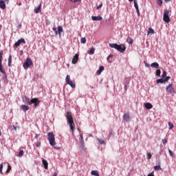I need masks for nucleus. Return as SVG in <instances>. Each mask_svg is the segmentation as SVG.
<instances>
[{"label":"nucleus","instance_id":"423d86ee","mask_svg":"<svg viewBox=\"0 0 176 176\" xmlns=\"http://www.w3.org/2000/svg\"><path fill=\"white\" fill-rule=\"evenodd\" d=\"M53 31L55 32V35H59V36H61V32H64V30L63 29V26H58L57 28H53Z\"/></svg>","mask_w":176,"mask_h":176},{"label":"nucleus","instance_id":"a19ab883","mask_svg":"<svg viewBox=\"0 0 176 176\" xmlns=\"http://www.w3.org/2000/svg\"><path fill=\"white\" fill-rule=\"evenodd\" d=\"M36 148H40L41 147V141H37L36 144Z\"/></svg>","mask_w":176,"mask_h":176},{"label":"nucleus","instance_id":"338daca9","mask_svg":"<svg viewBox=\"0 0 176 176\" xmlns=\"http://www.w3.org/2000/svg\"><path fill=\"white\" fill-rule=\"evenodd\" d=\"M111 134H112V133H109V137H111Z\"/></svg>","mask_w":176,"mask_h":176},{"label":"nucleus","instance_id":"393cba45","mask_svg":"<svg viewBox=\"0 0 176 176\" xmlns=\"http://www.w3.org/2000/svg\"><path fill=\"white\" fill-rule=\"evenodd\" d=\"M151 34V35H153L155 34V30L152 28H149L148 30V35Z\"/></svg>","mask_w":176,"mask_h":176},{"label":"nucleus","instance_id":"7c9ffc66","mask_svg":"<svg viewBox=\"0 0 176 176\" xmlns=\"http://www.w3.org/2000/svg\"><path fill=\"white\" fill-rule=\"evenodd\" d=\"M160 74H162V71L160 69H157L155 72V76H160Z\"/></svg>","mask_w":176,"mask_h":176},{"label":"nucleus","instance_id":"1a4fd4ad","mask_svg":"<svg viewBox=\"0 0 176 176\" xmlns=\"http://www.w3.org/2000/svg\"><path fill=\"white\" fill-rule=\"evenodd\" d=\"M3 56V51L0 52V72L1 74H5V71H3V68L2 66V56Z\"/></svg>","mask_w":176,"mask_h":176},{"label":"nucleus","instance_id":"cd10ccee","mask_svg":"<svg viewBox=\"0 0 176 176\" xmlns=\"http://www.w3.org/2000/svg\"><path fill=\"white\" fill-rule=\"evenodd\" d=\"M97 141H98L99 144H100V145H105V141H104L102 139H100V138H98L97 139Z\"/></svg>","mask_w":176,"mask_h":176},{"label":"nucleus","instance_id":"9b49d317","mask_svg":"<svg viewBox=\"0 0 176 176\" xmlns=\"http://www.w3.org/2000/svg\"><path fill=\"white\" fill-rule=\"evenodd\" d=\"M167 93H175V89H174V88L173 87V84H169L168 85V87H166V89Z\"/></svg>","mask_w":176,"mask_h":176},{"label":"nucleus","instance_id":"ea45409f","mask_svg":"<svg viewBox=\"0 0 176 176\" xmlns=\"http://www.w3.org/2000/svg\"><path fill=\"white\" fill-rule=\"evenodd\" d=\"M169 155L171 156V157H174V153L170 149L168 150Z\"/></svg>","mask_w":176,"mask_h":176},{"label":"nucleus","instance_id":"49530a36","mask_svg":"<svg viewBox=\"0 0 176 176\" xmlns=\"http://www.w3.org/2000/svg\"><path fill=\"white\" fill-rule=\"evenodd\" d=\"M129 85H124V90H125L126 91H127V89H129Z\"/></svg>","mask_w":176,"mask_h":176},{"label":"nucleus","instance_id":"aec40b11","mask_svg":"<svg viewBox=\"0 0 176 176\" xmlns=\"http://www.w3.org/2000/svg\"><path fill=\"white\" fill-rule=\"evenodd\" d=\"M43 166H44V168L45 170H47L49 164L47 163V161L46 160H42Z\"/></svg>","mask_w":176,"mask_h":176},{"label":"nucleus","instance_id":"6e6d98bb","mask_svg":"<svg viewBox=\"0 0 176 176\" xmlns=\"http://www.w3.org/2000/svg\"><path fill=\"white\" fill-rule=\"evenodd\" d=\"M136 12L138 13V16H140V9L136 10Z\"/></svg>","mask_w":176,"mask_h":176},{"label":"nucleus","instance_id":"3c124183","mask_svg":"<svg viewBox=\"0 0 176 176\" xmlns=\"http://www.w3.org/2000/svg\"><path fill=\"white\" fill-rule=\"evenodd\" d=\"M80 141H82V140H83V135L82 134H80Z\"/></svg>","mask_w":176,"mask_h":176},{"label":"nucleus","instance_id":"6ab92c4d","mask_svg":"<svg viewBox=\"0 0 176 176\" xmlns=\"http://www.w3.org/2000/svg\"><path fill=\"white\" fill-rule=\"evenodd\" d=\"M0 9H6V4L5 3V1L3 0L0 1Z\"/></svg>","mask_w":176,"mask_h":176},{"label":"nucleus","instance_id":"dca6fc26","mask_svg":"<svg viewBox=\"0 0 176 176\" xmlns=\"http://www.w3.org/2000/svg\"><path fill=\"white\" fill-rule=\"evenodd\" d=\"M78 60H79V55L76 54L72 58V64H76Z\"/></svg>","mask_w":176,"mask_h":176},{"label":"nucleus","instance_id":"052dcab7","mask_svg":"<svg viewBox=\"0 0 176 176\" xmlns=\"http://www.w3.org/2000/svg\"><path fill=\"white\" fill-rule=\"evenodd\" d=\"M39 135H41V134H36L34 138H37L38 137H39Z\"/></svg>","mask_w":176,"mask_h":176},{"label":"nucleus","instance_id":"79ce46f5","mask_svg":"<svg viewBox=\"0 0 176 176\" xmlns=\"http://www.w3.org/2000/svg\"><path fill=\"white\" fill-rule=\"evenodd\" d=\"M2 170H3V164H0V174H2Z\"/></svg>","mask_w":176,"mask_h":176},{"label":"nucleus","instance_id":"f704fd0d","mask_svg":"<svg viewBox=\"0 0 176 176\" xmlns=\"http://www.w3.org/2000/svg\"><path fill=\"white\" fill-rule=\"evenodd\" d=\"M168 124L169 126V130H173V129H174V124L173 123L168 122Z\"/></svg>","mask_w":176,"mask_h":176},{"label":"nucleus","instance_id":"de8ad7c7","mask_svg":"<svg viewBox=\"0 0 176 176\" xmlns=\"http://www.w3.org/2000/svg\"><path fill=\"white\" fill-rule=\"evenodd\" d=\"M102 8V3L100 4L98 7H97V10H98L99 9H101Z\"/></svg>","mask_w":176,"mask_h":176},{"label":"nucleus","instance_id":"603ef678","mask_svg":"<svg viewBox=\"0 0 176 176\" xmlns=\"http://www.w3.org/2000/svg\"><path fill=\"white\" fill-rule=\"evenodd\" d=\"M85 144V140H82L80 142V145H83Z\"/></svg>","mask_w":176,"mask_h":176},{"label":"nucleus","instance_id":"2f4dec72","mask_svg":"<svg viewBox=\"0 0 176 176\" xmlns=\"http://www.w3.org/2000/svg\"><path fill=\"white\" fill-rule=\"evenodd\" d=\"M42 8V5L40 4L38 8L35 10V13H39V10H41V8Z\"/></svg>","mask_w":176,"mask_h":176},{"label":"nucleus","instance_id":"4d7b16f0","mask_svg":"<svg viewBox=\"0 0 176 176\" xmlns=\"http://www.w3.org/2000/svg\"><path fill=\"white\" fill-rule=\"evenodd\" d=\"M21 23H19L17 25V28H21Z\"/></svg>","mask_w":176,"mask_h":176},{"label":"nucleus","instance_id":"4be33fe9","mask_svg":"<svg viewBox=\"0 0 176 176\" xmlns=\"http://www.w3.org/2000/svg\"><path fill=\"white\" fill-rule=\"evenodd\" d=\"M151 67L157 69V68H159V63H157V62H154V63L151 64Z\"/></svg>","mask_w":176,"mask_h":176},{"label":"nucleus","instance_id":"5701e85b","mask_svg":"<svg viewBox=\"0 0 176 176\" xmlns=\"http://www.w3.org/2000/svg\"><path fill=\"white\" fill-rule=\"evenodd\" d=\"M104 66H100L99 67V69L96 72L97 74L98 75H101V72H102V71H104Z\"/></svg>","mask_w":176,"mask_h":176},{"label":"nucleus","instance_id":"c03bdc74","mask_svg":"<svg viewBox=\"0 0 176 176\" xmlns=\"http://www.w3.org/2000/svg\"><path fill=\"white\" fill-rule=\"evenodd\" d=\"M162 144H164V145H166L167 144V140L166 139H163L162 140Z\"/></svg>","mask_w":176,"mask_h":176},{"label":"nucleus","instance_id":"4468645a","mask_svg":"<svg viewBox=\"0 0 176 176\" xmlns=\"http://www.w3.org/2000/svg\"><path fill=\"white\" fill-rule=\"evenodd\" d=\"M91 19L93 20V21H101V20H102V16H91Z\"/></svg>","mask_w":176,"mask_h":176},{"label":"nucleus","instance_id":"8fccbe9b","mask_svg":"<svg viewBox=\"0 0 176 176\" xmlns=\"http://www.w3.org/2000/svg\"><path fill=\"white\" fill-rule=\"evenodd\" d=\"M45 23H46V25H50V21H49V20H45Z\"/></svg>","mask_w":176,"mask_h":176},{"label":"nucleus","instance_id":"bb28decb","mask_svg":"<svg viewBox=\"0 0 176 176\" xmlns=\"http://www.w3.org/2000/svg\"><path fill=\"white\" fill-rule=\"evenodd\" d=\"M134 7L136 10H138V1L137 0H133Z\"/></svg>","mask_w":176,"mask_h":176},{"label":"nucleus","instance_id":"39448f33","mask_svg":"<svg viewBox=\"0 0 176 176\" xmlns=\"http://www.w3.org/2000/svg\"><path fill=\"white\" fill-rule=\"evenodd\" d=\"M65 81L67 85H69L72 89H75V87H76V84L71 80V77L69 76V75H67Z\"/></svg>","mask_w":176,"mask_h":176},{"label":"nucleus","instance_id":"473e14b6","mask_svg":"<svg viewBox=\"0 0 176 176\" xmlns=\"http://www.w3.org/2000/svg\"><path fill=\"white\" fill-rule=\"evenodd\" d=\"M154 170L159 171V170H162V167L160 166V165H157L154 166Z\"/></svg>","mask_w":176,"mask_h":176},{"label":"nucleus","instance_id":"b1692460","mask_svg":"<svg viewBox=\"0 0 176 176\" xmlns=\"http://www.w3.org/2000/svg\"><path fill=\"white\" fill-rule=\"evenodd\" d=\"M91 175H94V176H100V173H98V170H91Z\"/></svg>","mask_w":176,"mask_h":176},{"label":"nucleus","instance_id":"f257e3e1","mask_svg":"<svg viewBox=\"0 0 176 176\" xmlns=\"http://www.w3.org/2000/svg\"><path fill=\"white\" fill-rule=\"evenodd\" d=\"M66 119L67 120V123L70 127L72 131L74 132L75 130V122H74V118H72V113L69 111H67L65 114Z\"/></svg>","mask_w":176,"mask_h":176},{"label":"nucleus","instance_id":"0e129e2a","mask_svg":"<svg viewBox=\"0 0 176 176\" xmlns=\"http://www.w3.org/2000/svg\"><path fill=\"white\" fill-rule=\"evenodd\" d=\"M21 2H20L19 3V6H21Z\"/></svg>","mask_w":176,"mask_h":176},{"label":"nucleus","instance_id":"6e6552de","mask_svg":"<svg viewBox=\"0 0 176 176\" xmlns=\"http://www.w3.org/2000/svg\"><path fill=\"white\" fill-rule=\"evenodd\" d=\"M170 79H171V77H166L165 78H160V79H157L156 80V83L159 84V83H167V82H168L170 80Z\"/></svg>","mask_w":176,"mask_h":176},{"label":"nucleus","instance_id":"09e8293b","mask_svg":"<svg viewBox=\"0 0 176 176\" xmlns=\"http://www.w3.org/2000/svg\"><path fill=\"white\" fill-rule=\"evenodd\" d=\"M144 64L145 67H149V64H148V63H146V61H144Z\"/></svg>","mask_w":176,"mask_h":176},{"label":"nucleus","instance_id":"13d9d810","mask_svg":"<svg viewBox=\"0 0 176 176\" xmlns=\"http://www.w3.org/2000/svg\"><path fill=\"white\" fill-rule=\"evenodd\" d=\"M20 53H21V56H23V54H24V52L23 50H21Z\"/></svg>","mask_w":176,"mask_h":176},{"label":"nucleus","instance_id":"a211bd4d","mask_svg":"<svg viewBox=\"0 0 176 176\" xmlns=\"http://www.w3.org/2000/svg\"><path fill=\"white\" fill-rule=\"evenodd\" d=\"M21 109H22V111H23V112H27V111H28L30 109V107H28L25 104H23L21 106Z\"/></svg>","mask_w":176,"mask_h":176},{"label":"nucleus","instance_id":"4c0bfd02","mask_svg":"<svg viewBox=\"0 0 176 176\" xmlns=\"http://www.w3.org/2000/svg\"><path fill=\"white\" fill-rule=\"evenodd\" d=\"M89 54H90V56H92V54H94V48H91L89 52H88Z\"/></svg>","mask_w":176,"mask_h":176},{"label":"nucleus","instance_id":"a18cd8bd","mask_svg":"<svg viewBox=\"0 0 176 176\" xmlns=\"http://www.w3.org/2000/svg\"><path fill=\"white\" fill-rule=\"evenodd\" d=\"M12 130L13 131H17V128L15 126H12Z\"/></svg>","mask_w":176,"mask_h":176},{"label":"nucleus","instance_id":"69168bd1","mask_svg":"<svg viewBox=\"0 0 176 176\" xmlns=\"http://www.w3.org/2000/svg\"><path fill=\"white\" fill-rule=\"evenodd\" d=\"M129 2H133V0H129Z\"/></svg>","mask_w":176,"mask_h":176},{"label":"nucleus","instance_id":"f3484780","mask_svg":"<svg viewBox=\"0 0 176 176\" xmlns=\"http://www.w3.org/2000/svg\"><path fill=\"white\" fill-rule=\"evenodd\" d=\"M144 107L146 109H152V108H153V105H152V104H151L150 102L144 103Z\"/></svg>","mask_w":176,"mask_h":176},{"label":"nucleus","instance_id":"ddd939ff","mask_svg":"<svg viewBox=\"0 0 176 176\" xmlns=\"http://www.w3.org/2000/svg\"><path fill=\"white\" fill-rule=\"evenodd\" d=\"M31 102H32V104H34V107H38V105H39V102H41V101H39V100L37 98H34L33 99H31Z\"/></svg>","mask_w":176,"mask_h":176},{"label":"nucleus","instance_id":"c85d7f7f","mask_svg":"<svg viewBox=\"0 0 176 176\" xmlns=\"http://www.w3.org/2000/svg\"><path fill=\"white\" fill-rule=\"evenodd\" d=\"M11 65H12V55H10L8 58V67H11Z\"/></svg>","mask_w":176,"mask_h":176},{"label":"nucleus","instance_id":"2eb2a0df","mask_svg":"<svg viewBox=\"0 0 176 176\" xmlns=\"http://www.w3.org/2000/svg\"><path fill=\"white\" fill-rule=\"evenodd\" d=\"M122 119L125 122H130V114H129V113L124 114L122 116Z\"/></svg>","mask_w":176,"mask_h":176},{"label":"nucleus","instance_id":"864d4df0","mask_svg":"<svg viewBox=\"0 0 176 176\" xmlns=\"http://www.w3.org/2000/svg\"><path fill=\"white\" fill-rule=\"evenodd\" d=\"M12 170V167L10 166H8L7 171H10Z\"/></svg>","mask_w":176,"mask_h":176},{"label":"nucleus","instance_id":"f8f14e48","mask_svg":"<svg viewBox=\"0 0 176 176\" xmlns=\"http://www.w3.org/2000/svg\"><path fill=\"white\" fill-rule=\"evenodd\" d=\"M23 102L24 104H28V105H32V102H31V100L28 98L27 96L23 97Z\"/></svg>","mask_w":176,"mask_h":176},{"label":"nucleus","instance_id":"0eeeda50","mask_svg":"<svg viewBox=\"0 0 176 176\" xmlns=\"http://www.w3.org/2000/svg\"><path fill=\"white\" fill-rule=\"evenodd\" d=\"M168 14H170V12H168V10H165L163 16V20L164 21H165V23H170V21H171V19H170V16H168Z\"/></svg>","mask_w":176,"mask_h":176},{"label":"nucleus","instance_id":"bf43d9fd","mask_svg":"<svg viewBox=\"0 0 176 176\" xmlns=\"http://www.w3.org/2000/svg\"><path fill=\"white\" fill-rule=\"evenodd\" d=\"M109 58H111V55H109V56H107V61H109Z\"/></svg>","mask_w":176,"mask_h":176},{"label":"nucleus","instance_id":"7ed1b4c3","mask_svg":"<svg viewBox=\"0 0 176 176\" xmlns=\"http://www.w3.org/2000/svg\"><path fill=\"white\" fill-rule=\"evenodd\" d=\"M47 140L51 146H54L55 149H60V147L54 146V145H56V138H54V135L53 134V133L52 132L48 133Z\"/></svg>","mask_w":176,"mask_h":176},{"label":"nucleus","instance_id":"f03ea898","mask_svg":"<svg viewBox=\"0 0 176 176\" xmlns=\"http://www.w3.org/2000/svg\"><path fill=\"white\" fill-rule=\"evenodd\" d=\"M109 46L112 49H116L120 53H124V52H126V47L123 44L118 45L117 43H109Z\"/></svg>","mask_w":176,"mask_h":176},{"label":"nucleus","instance_id":"c9c22d12","mask_svg":"<svg viewBox=\"0 0 176 176\" xmlns=\"http://www.w3.org/2000/svg\"><path fill=\"white\" fill-rule=\"evenodd\" d=\"M3 80L4 82H8V76L6 75V73H4V76H3Z\"/></svg>","mask_w":176,"mask_h":176},{"label":"nucleus","instance_id":"20e7f679","mask_svg":"<svg viewBox=\"0 0 176 176\" xmlns=\"http://www.w3.org/2000/svg\"><path fill=\"white\" fill-rule=\"evenodd\" d=\"M31 65H32V60L30 58H27L25 62L23 64L24 69H28Z\"/></svg>","mask_w":176,"mask_h":176},{"label":"nucleus","instance_id":"412c9836","mask_svg":"<svg viewBox=\"0 0 176 176\" xmlns=\"http://www.w3.org/2000/svg\"><path fill=\"white\" fill-rule=\"evenodd\" d=\"M78 148H79V149L81 152H85L86 150H87L86 146H85V144H80L78 146Z\"/></svg>","mask_w":176,"mask_h":176},{"label":"nucleus","instance_id":"a878e982","mask_svg":"<svg viewBox=\"0 0 176 176\" xmlns=\"http://www.w3.org/2000/svg\"><path fill=\"white\" fill-rule=\"evenodd\" d=\"M126 42H127V43H129V45H133V38H131V37L129 36L126 38Z\"/></svg>","mask_w":176,"mask_h":176},{"label":"nucleus","instance_id":"e433bc0d","mask_svg":"<svg viewBox=\"0 0 176 176\" xmlns=\"http://www.w3.org/2000/svg\"><path fill=\"white\" fill-rule=\"evenodd\" d=\"M157 3L159 6H162L163 5V0H157Z\"/></svg>","mask_w":176,"mask_h":176},{"label":"nucleus","instance_id":"58836bf2","mask_svg":"<svg viewBox=\"0 0 176 176\" xmlns=\"http://www.w3.org/2000/svg\"><path fill=\"white\" fill-rule=\"evenodd\" d=\"M80 43H83V44L85 45V43H86V38L82 37V38H80Z\"/></svg>","mask_w":176,"mask_h":176},{"label":"nucleus","instance_id":"72a5a7b5","mask_svg":"<svg viewBox=\"0 0 176 176\" xmlns=\"http://www.w3.org/2000/svg\"><path fill=\"white\" fill-rule=\"evenodd\" d=\"M167 72H166V71H164L163 72V74H162V78H164V79H166V78H167Z\"/></svg>","mask_w":176,"mask_h":176},{"label":"nucleus","instance_id":"9d476101","mask_svg":"<svg viewBox=\"0 0 176 176\" xmlns=\"http://www.w3.org/2000/svg\"><path fill=\"white\" fill-rule=\"evenodd\" d=\"M21 43H23V45H25V40L23 38H21L20 39H19L17 42L14 43V46H15V47H19V46H20Z\"/></svg>","mask_w":176,"mask_h":176},{"label":"nucleus","instance_id":"e2e57ef3","mask_svg":"<svg viewBox=\"0 0 176 176\" xmlns=\"http://www.w3.org/2000/svg\"><path fill=\"white\" fill-rule=\"evenodd\" d=\"M164 2H166V3L170 2V0H164Z\"/></svg>","mask_w":176,"mask_h":176},{"label":"nucleus","instance_id":"c756f323","mask_svg":"<svg viewBox=\"0 0 176 176\" xmlns=\"http://www.w3.org/2000/svg\"><path fill=\"white\" fill-rule=\"evenodd\" d=\"M24 156V151L21 150L19 151L18 157H23Z\"/></svg>","mask_w":176,"mask_h":176},{"label":"nucleus","instance_id":"774afa93","mask_svg":"<svg viewBox=\"0 0 176 176\" xmlns=\"http://www.w3.org/2000/svg\"><path fill=\"white\" fill-rule=\"evenodd\" d=\"M1 131H0V137H1Z\"/></svg>","mask_w":176,"mask_h":176},{"label":"nucleus","instance_id":"37998d69","mask_svg":"<svg viewBox=\"0 0 176 176\" xmlns=\"http://www.w3.org/2000/svg\"><path fill=\"white\" fill-rule=\"evenodd\" d=\"M147 159H152V154L151 153H147Z\"/></svg>","mask_w":176,"mask_h":176},{"label":"nucleus","instance_id":"5fc2aeb1","mask_svg":"<svg viewBox=\"0 0 176 176\" xmlns=\"http://www.w3.org/2000/svg\"><path fill=\"white\" fill-rule=\"evenodd\" d=\"M71 2H79L80 0H70Z\"/></svg>","mask_w":176,"mask_h":176},{"label":"nucleus","instance_id":"680f3d73","mask_svg":"<svg viewBox=\"0 0 176 176\" xmlns=\"http://www.w3.org/2000/svg\"><path fill=\"white\" fill-rule=\"evenodd\" d=\"M57 175H58V173H54L53 175V176H57Z\"/></svg>","mask_w":176,"mask_h":176}]
</instances>
